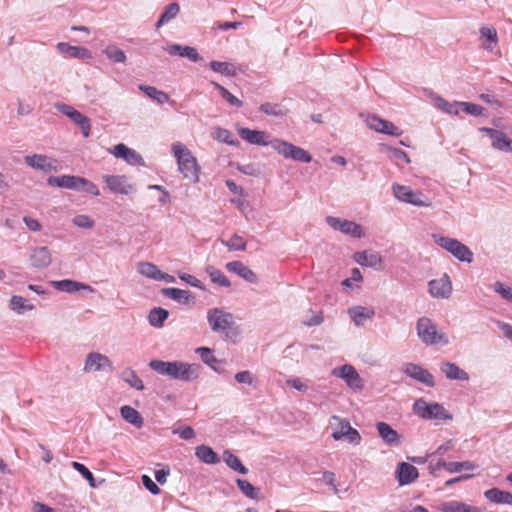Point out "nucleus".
<instances>
[{"label":"nucleus","mask_w":512,"mask_h":512,"mask_svg":"<svg viewBox=\"0 0 512 512\" xmlns=\"http://www.w3.org/2000/svg\"><path fill=\"white\" fill-rule=\"evenodd\" d=\"M238 134L243 140L253 145L268 146L271 142V140H268L269 135L265 131L252 130L243 127L238 130Z\"/></svg>","instance_id":"nucleus-22"},{"label":"nucleus","mask_w":512,"mask_h":512,"mask_svg":"<svg viewBox=\"0 0 512 512\" xmlns=\"http://www.w3.org/2000/svg\"><path fill=\"white\" fill-rule=\"evenodd\" d=\"M212 137L222 143H226L228 145L236 146L239 144V141L235 138L232 132L228 129L217 127L212 132Z\"/></svg>","instance_id":"nucleus-46"},{"label":"nucleus","mask_w":512,"mask_h":512,"mask_svg":"<svg viewBox=\"0 0 512 512\" xmlns=\"http://www.w3.org/2000/svg\"><path fill=\"white\" fill-rule=\"evenodd\" d=\"M332 374L343 379L346 384L354 390H361L363 388L362 379L352 365L345 364L341 367L334 368Z\"/></svg>","instance_id":"nucleus-12"},{"label":"nucleus","mask_w":512,"mask_h":512,"mask_svg":"<svg viewBox=\"0 0 512 512\" xmlns=\"http://www.w3.org/2000/svg\"><path fill=\"white\" fill-rule=\"evenodd\" d=\"M122 380L127 383L130 387L138 390L143 391L145 389V386L143 384V381L140 379V377L137 375V373L130 367L125 368L122 371L121 374Z\"/></svg>","instance_id":"nucleus-40"},{"label":"nucleus","mask_w":512,"mask_h":512,"mask_svg":"<svg viewBox=\"0 0 512 512\" xmlns=\"http://www.w3.org/2000/svg\"><path fill=\"white\" fill-rule=\"evenodd\" d=\"M343 439L347 440L351 444L358 445L361 442V435L356 429L350 426L348 430H346Z\"/></svg>","instance_id":"nucleus-61"},{"label":"nucleus","mask_w":512,"mask_h":512,"mask_svg":"<svg viewBox=\"0 0 512 512\" xmlns=\"http://www.w3.org/2000/svg\"><path fill=\"white\" fill-rule=\"evenodd\" d=\"M53 286L57 290L62 291V292H67V293H74V292L79 291L80 289H88V290L91 289L90 286H88L86 284L76 282L73 280H69V279L55 281V282H53Z\"/></svg>","instance_id":"nucleus-39"},{"label":"nucleus","mask_w":512,"mask_h":512,"mask_svg":"<svg viewBox=\"0 0 512 512\" xmlns=\"http://www.w3.org/2000/svg\"><path fill=\"white\" fill-rule=\"evenodd\" d=\"M179 12H180L179 4L176 2L170 3L169 5H167L165 7L164 12L161 14L160 18L156 22L155 27L157 29H159L166 23L173 20L179 14Z\"/></svg>","instance_id":"nucleus-41"},{"label":"nucleus","mask_w":512,"mask_h":512,"mask_svg":"<svg viewBox=\"0 0 512 512\" xmlns=\"http://www.w3.org/2000/svg\"><path fill=\"white\" fill-rule=\"evenodd\" d=\"M440 370L450 380L467 381L469 379L468 373L452 362H442Z\"/></svg>","instance_id":"nucleus-29"},{"label":"nucleus","mask_w":512,"mask_h":512,"mask_svg":"<svg viewBox=\"0 0 512 512\" xmlns=\"http://www.w3.org/2000/svg\"><path fill=\"white\" fill-rule=\"evenodd\" d=\"M55 109L67 116L74 124L79 126L81 132L85 138L90 136L91 122L88 117L83 115L81 112L73 108L71 105L64 103H56Z\"/></svg>","instance_id":"nucleus-10"},{"label":"nucleus","mask_w":512,"mask_h":512,"mask_svg":"<svg viewBox=\"0 0 512 512\" xmlns=\"http://www.w3.org/2000/svg\"><path fill=\"white\" fill-rule=\"evenodd\" d=\"M417 335L426 345L447 344L446 336L438 331L437 325L428 317H421L416 324Z\"/></svg>","instance_id":"nucleus-5"},{"label":"nucleus","mask_w":512,"mask_h":512,"mask_svg":"<svg viewBox=\"0 0 512 512\" xmlns=\"http://www.w3.org/2000/svg\"><path fill=\"white\" fill-rule=\"evenodd\" d=\"M165 50L168 52L171 56H180L188 58L192 62H198L202 60V57L199 55L196 48L191 46H185L180 44H170L168 45Z\"/></svg>","instance_id":"nucleus-25"},{"label":"nucleus","mask_w":512,"mask_h":512,"mask_svg":"<svg viewBox=\"0 0 512 512\" xmlns=\"http://www.w3.org/2000/svg\"><path fill=\"white\" fill-rule=\"evenodd\" d=\"M354 260L361 266L371 267L374 269H381L382 257L376 251L365 250L361 252H356L354 254Z\"/></svg>","instance_id":"nucleus-23"},{"label":"nucleus","mask_w":512,"mask_h":512,"mask_svg":"<svg viewBox=\"0 0 512 512\" xmlns=\"http://www.w3.org/2000/svg\"><path fill=\"white\" fill-rule=\"evenodd\" d=\"M139 89L144 92L149 98L153 99L159 104H164L169 100V96L164 91L158 90L154 86L141 84Z\"/></svg>","instance_id":"nucleus-44"},{"label":"nucleus","mask_w":512,"mask_h":512,"mask_svg":"<svg viewBox=\"0 0 512 512\" xmlns=\"http://www.w3.org/2000/svg\"><path fill=\"white\" fill-rule=\"evenodd\" d=\"M142 484L143 486L153 495H158L160 493V488L157 484L147 475L142 476Z\"/></svg>","instance_id":"nucleus-63"},{"label":"nucleus","mask_w":512,"mask_h":512,"mask_svg":"<svg viewBox=\"0 0 512 512\" xmlns=\"http://www.w3.org/2000/svg\"><path fill=\"white\" fill-rule=\"evenodd\" d=\"M205 271L209 275L213 283L222 287L231 286L229 279L222 273L221 270L217 269L216 267L212 265H207Z\"/></svg>","instance_id":"nucleus-47"},{"label":"nucleus","mask_w":512,"mask_h":512,"mask_svg":"<svg viewBox=\"0 0 512 512\" xmlns=\"http://www.w3.org/2000/svg\"><path fill=\"white\" fill-rule=\"evenodd\" d=\"M196 352L199 354L201 360L212 369L216 370V365L219 363L218 359L212 354L210 348L199 347Z\"/></svg>","instance_id":"nucleus-54"},{"label":"nucleus","mask_w":512,"mask_h":512,"mask_svg":"<svg viewBox=\"0 0 512 512\" xmlns=\"http://www.w3.org/2000/svg\"><path fill=\"white\" fill-rule=\"evenodd\" d=\"M348 314L356 326H363L367 320H371L375 311L363 306H354L348 309Z\"/></svg>","instance_id":"nucleus-28"},{"label":"nucleus","mask_w":512,"mask_h":512,"mask_svg":"<svg viewBox=\"0 0 512 512\" xmlns=\"http://www.w3.org/2000/svg\"><path fill=\"white\" fill-rule=\"evenodd\" d=\"M441 512H484L482 508L471 506L461 501L451 500L438 505Z\"/></svg>","instance_id":"nucleus-27"},{"label":"nucleus","mask_w":512,"mask_h":512,"mask_svg":"<svg viewBox=\"0 0 512 512\" xmlns=\"http://www.w3.org/2000/svg\"><path fill=\"white\" fill-rule=\"evenodd\" d=\"M259 110L264 114L271 116H282L285 114L286 111L280 104H274L269 102L261 104Z\"/></svg>","instance_id":"nucleus-55"},{"label":"nucleus","mask_w":512,"mask_h":512,"mask_svg":"<svg viewBox=\"0 0 512 512\" xmlns=\"http://www.w3.org/2000/svg\"><path fill=\"white\" fill-rule=\"evenodd\" d=\"M330 425L333 427L332 438L339 441L344 438L346 430L351 426L347 419L333 415L330 418Z\"/></svg>","instance_id":"nucleus-34"},{"label":"nucleus","mask_w":512,"mask_h":512,"mask_svg":"<svg viewBox=\"0 0 512 512\" xmlns=\"http://www.w3.org/2000/svg\"><path fill=\"white\" fill-rule=\"evenodd\" d=\"M222 244L232 251H245L246 241L238 234H234L229 240H222Z\"/></svg>","instance_id":"nucleus-53"},{"label":"nucleus","mask_w":512,"mask_h":512,"mask_svg":"<svg viewBox=\"0 0 512 512\" xmlns=\"http://www.w3.org/2000/svg\"><path fill=\"white\" fill-rule=\"evenodd\" d=\"M209 66L214 72H218L224 76H235L237 73L236 67L229 62L211 61Z\"/></svg>","instance_id":"nucleus-48"},{"label":"nucleus","mask_w":512,"mask_h":512,"mask_svg":"<svg viewBox=\"0 0 512 512\" xmlns=\"http://www.w3.org/2000/svg\"><path fill=\"white\" fill-rule=\"evenodd\" d=\"M485 498L495 504L512 505V493L498 488H491L484 492Z\"/></svg>","instance_id":"nucleus-32"},{"label":"nucleus","mask_w":512,"mask_h":512,"mask_svg":"<svg viewBox=\"0 0 512 512\" xmlns=\"http://www.w3.org/2000/svg\"><path fill=\"white\" fill-rule=\"evenodd\" d=\"M396 473L400 485H408L414 482L419 476L418 469L406 462L399 463Z\"/></svg>","instance_id":"nucleus-26"},{"label":"nucleus","mask_w":512,"mask_h":512,"mask_svg":"<svg viewBox=\"0 0 512 512\" xmlns=\"http://www.w3.org/2000/svg\"><path fill=\"white\" fill-rule=\"evenodd\" d=\"M162 294L178 303L187 304L190 302L192 295L189 290L179 288H164Z\"/></svg>","instance_id":"nucleus-38"},{"label":"nucleus","mask_w":512,"mask_h":512,"mask_svg":"<svg viewBox=\"0 0 512 512\" xmlns=\"http://www.w3.org/2000/svg\"><path fill=\"white\" fill-rule=\"evenodd\" d=\"M103 53L114 63H125L127 60L125 52L116 45H108Z\"/></svg>","instance_id":"nucleus-49"},{"label":"nucleus","mask_w":512,"mask_h":512,"mask_svg":"<svg viewBox=\"0 0 512 512\" xmlns=\"http://www.w3.org/2000/svg\"><path fill=\"white\" fill-rule=\"evenodd\" d=\"M270 146L279 154L287 159H293L294 161L309 163L312 160L311 155L304 149L295 146L287 141L280 139H273L270 142Z\"/></svg>","instance_id":"nucleus-9"},{"label":"nucleus","mask_w":512,"mask_h":512,"mask_svg":"<svg viewBox=\"0 0 512 512\" xmlns=\"http://www.w3.org/2000/svg\"><path fill=\"white\" fill-rule=\"evenodd\" d=\"M428 287L430 295L434 298L447 299L452 293V283L446 273L438 279L429 281Z\"/></svg>","instance_id":"nucleus-15"},{"label":"nucleus","mask_w":512,"mask_h":512,"mask_svg":"<svg viewBox=\"0 0 512 512\" xmlns=\"http://www.w3.org/2000/svg\"><path fill=\"white\" fill-rule=\"evenodd\" d=\"M169 312L161 307L153 308L148 315V322L151 326L160 328L168 318Z\"/></svg>","instance_id":"nucleus-43"},{"label":"nucleus","mask_w":512,"mask_h":512,"mask_svg":"<svg viewBox=\"0 0 512 512\" xmlns=\"http://www.w3.org/2000/svg\"><path fill=\"white\" fill-rule=\"evenodd\" d=\"M460 108L467 114L480 116L483 113V107L474 103L460 102Z\"/></svg>","instance_id":"nucleus-60"},{"label":"nucleus","mask_w":512,"mask_h":512,"mask_svg":"<svg viewBox=\"0 0 512 512\" xmlns=\"http://www.w3.org/2000/svg\"><path fill=\"white\" fill-rule=\"evenodd\" d=\"M149 368L161 376H166L171 380L182 382H192L198 379L201 366L195 363L183 361H163L153 359L148 364Z\"/></svg>","instance_id":"nucleus-1"},{"label":"nucleus","mask_w":512,"mask_h":512,"mask_svg":"<svg viewBox=\"0 0 512 512\" xmlns=\"http://www.w3.org/2000/svg\"><path fill=\"white\" fill-rule=\"evenodd\" d=\"M225 268L239 277L243 278L249 283L256 284L258 282L257 275L243 262L231 261L225 265Z\"/></svg>","instance_id":"nucleus-24"},{"label":"nucleus","mask_w":512,"mask_h":512,"mask_svg":"<svg viewBox=\"0 0 512 512\" xmlns=\"http://www.w3.org/2000/svg\"><path fill=\"white\" fill-rule=\"evenodd\" d=\"M71 466L89 482L91 487H96L94 476L85 465L73 461Z\"/></svg>","instance_id":"nucleus-57"},{"label":"nucleus","mask_w":512,"mask_h":512,"mask_svg":"<svg viewBox=\"0 0 512 512\" xmlns=\"http://www.w3.org/2000/svg\"><path fill=\"white\" fill-rule=\"evenodd\" d=\"M137 271L147 278L157 280V277L160 273L159 268L150 262H140L137 265Z\"/></svg>","instance_id":"nucleus-52"},{"label":"nucleus","mask_w":512,"mask_h":512,"mask_svg":"<svg viewBox=\"0 0 512 512\" xmlns=\"http://www.w3.org/2000/svg\"><path fill=\"white\" fill-rule=\"evenodd\" d=\"M212 85L219 91V94L221 97L230 105L233 107H242L243 102L239 100L236 96L231 94L224 86L220 85L217 82H212Z\"/></svg>","instance_id":"nucleus-51"},{"label":"nucleus","mask_w":512,"mask_h":512,"mask_svg":"<svg viewBox=\"0 0 512 512\" xmlns=\"http://www.w3.org/2000/svg\"><path fill=\"white\" fill-rule=\"evenodd\" d=\"M394 196L401 202L412 204L417 207H430L431 200L420 191H414L408 186L393 184Z\"/></svg>","instance_id":"nucleus-8"},{"label":"nucleus","mask_w":512,"mask_h":512,"mask_svg":"<svg viewBox=\"0 0 512 512\" xmlns=\"http://www.w3.org/2000/svg\"><path fill=\"white\" fill-rule=\"evenodd\" d=\"M120 413L122 418L130 423L131 425L135 426L136 428H141L144 424L143 417L141 414L134 409L133 407L129 405L122 406L120 409Z\"/></svg>","instance_id":"nucleus-35"},{"label":"nucleus","mask_w":512,"mask_h":512,"mask_svg":"<svg viewBox=\"0 0 512 512\" xmlns=\"http://www.w3.org/2000/svg\"><path fill=\"white\" fill-rule=\"evenodd\" d=\"M486 133L492 140V147L504 152H512V140L504 132L493 128L482 127L479 129Z\"/></svg>","instance_id":"nucleus-18"},{"label":"nucleus","mask_w":512,"mask_h":512,"mask_svg":"<svg viewBox=\"0 0 512 512\" xmlns=\"http://www.w3.org/2000/svg\"><path fill=\"white\" fill-rule=\"evenodd\" d=\"M477 466L470 461L463 462H448L447 464V472L449 473H458L463 470H475Z\"/></svg>","instance_id":"nucleus-56"},{"label":"nucleus","mask_w":512,"mask_h":512,"mask_svg":"<svg viewBox=\"0 0 512 512\" xmlns=\"http://www.w3.org/2000/svg\"><path fill=\"white\" fill-rule=\"evenodd\" d=\"M24 161L29 167L36 170H40L43 172L58 171V161L55 159H51L46 155H27L24 157Z\"/></svg>","instance_id":"nucleus-14"},{"label":"nucleus","mask_w":512,"mask_h":512,"mask_svg":"<svg viewBox=\"0 0 512 512\" xmlns=\"http://www.w3.org/2000/svg\"><path fill=\"white\" fill-rule=\"evenodd\" d=\"M179 278L188 283L189 285H191L192 287H196V288H199V289H204L203 287V284L202 282L197 279L195 276L193 275H190V274H187V273H180L179 274Z\"/></svg>","instance_id":"nucleus-64"},{"label":"nucleus","mask_w":512,"mask_h":512,"mask_svg":"<svg viewBox=\"0 0 512 512\" xmlns=\"http://www.w3.org/2000/svg\"><path fill=\"white\" fill-rule=\"evenodd\" d=\"M103 179L113 193L127 195L134 189L133 185L128 183L127 177L123 175H106Z\"/></svg>","instance_id":"nucleus-21"},{"label":"nucleus","mask_w":512,"mask_h":512,"mask_svg":"<svg viewBox=\"0 0 512 512\" xmlns=\"http://www.w3.org/2000/svg\"><path fill=\"white\" fill-rule=\"evenodd\" d=\"M174 434H178L183 440H190L195 437V431L190 426H183L173 430Z\"/></svg>","instance_id":"nucleus-62"},{"label":"nucleus","mask_w":512,"mask_h":512,"mask_svg":"<svg viewBox=\"0 0 512 512\" xmlns=\"http://www.w3.org/2000/svg\"><path fill=\"white\" fill-rule=\"evenodd\" d=\"M29 261L33 268L44 269L51 264L52 255L45 246L34 247L30 252Z\"/></svg>","instance_id":"nucleus-20"},{"label":"nucleus","mask_w":512,"mask_h":512,"mask_svg":"<svg viewBox=\"0 0 512 512\" xmlns=\"http://www.w3.org/2000/svg\"><path fill=\"white\" fill-rule=\"evenodd\" d=\"M413 412L426 420H451L452 415L447 412L444 406L440 403L433 402L427 403L424 399L420 398L413 404Z\"/></svg>","instance_id":"nucleus-6"},{"label":"nucleus","mask_w":512,"mask_h":512,"mask_svg":"<svg viewBox=\"0 0 512 512\" xmlns=\"http://www.w3.org/2000/svg\"><path fill=\"white\" fill-rule=\"evenodd\" d=\"M207 321L210 329L215 333H222L226 338H230L231 330L235 322L230 312L222 308H211L207 311Z\"/></svg>","instance_id":"nucleus-4"},{"label":"nucleus","mask_w":512,"mask_h":512,"mask_svg":"<svg viewBox=\"0 0 512 512\" xmlns=\"http://www.w3.org/2000/svg\"><path fill=\"white\" fill-rule=\"evenodd\" d=\"M236 484L239 490L248 498L256 500L259 498L260 490L253 486L249 481L244 479H237Z\"/></svg>","instance_id":"nucleus-50"},{"label":"nucleus","mask_w":512,"mask_h":512,"mask_svg":"<svg viewBox=\"0 0 512 512\" xmlns=\"http://www.w3.org/2000/svg\"><path fill=\"white\" fill-rule=\"evenodd\" d=\"M379 436L387 445H399L400 435L388 423L378 422L376 424Z\"/></svg>","instance_id":"nucleus-30"},{"label":"nucleus","mask_w":512,"mask_h":512,"mask_svg":"<svg viewBox=\"0 0 512 512\" xmlns=\"http://www.w3.org/2000/svg\"><path fill=\"white\" fill-rule=\"evenodd\" d=\"M171 151L176 158L178 170L183 177L192 183H198L201 168L192 152L181 142H174L171 146Z\"/></svg>","instance_id":"nucleus-2"},{"label":"nucleus","mask_w":512,"mask_h":512,"mask_svg":"<svg viewBox=\"0 0 512 512\" xmlns=\"http://www.w3.org/2000/svg\"><path fill=\"white\" fill-rule=\"evenodd\" d=\"M9 308L18 314H23L26 311L33 310L34 306L29 304L26 298L13 295L9 302Z\"/></svg>","instance_id":"nucleus-45"},{"label":"nucleus","mask_w":512,"mask_h":512,"mask_svg":"<svg viewBox=\"0 0 512 512\" xmlns=\"http://www.w3.org/2000/svg\"><path fill=\"white\" fill-rule=\"evenodd\" d=\"M101 370H113L112 362L110 359L106 355L98 352L89 353L85 360L84 371L90 372Z\"/></svg>","instance_id":"nucleus-17"},{"label":"nucleus","mask_w":512,"mask_h":512,"mask_svg":"<svg viewBox=\"0 0 512 512\" xmlns=\"http://www.w3.org/2000/svg\"><path fill=\"white\" fill-rule=\"evenodd\" d=\"M116 158L125 160L130 165H144L143 157L134 149L120 143L110 151Z\"/></svg>","instance_id":"nucleus-19"},{"label":"nucleus","mask_w":512,"mask_h":512,"mask_svg":"<svg viewBox=\"0 0 512 512\" xmlns=\"http://www.w3.org/2000/svg\"><path fill=\"white\" fill-rule=\"evenodd\" d=\"M366 124L369 128L375 130L376 132L383 133L390 136H401L403 131L395 126L392 122L382 119L377 115H369L366 118Z\"/></svg>","instance_id":"nucleus-13"},{"label":"nucleus","mask_w":512,"mask_h":512,"mask_svg":"<svg viewBox=\"0 0 512 512\" xmlns=\"http://www.w3.org/2000/svg\"><path fill=\"white\" fill-rule=\"evenodd\" d=\"M402 371L407 376L411 377L412 379L422 384H425L428 387L435 386V380L433 375L428 370L422 368L418 364L406 363L404 364Z\"/></svg>","instance_id":"nucleus-16"},{"label":"nucleus","mask_w":512,"mask_h":512,"mask_svg":"<svg viewBox=\"0 0 512 512\" xmlns=\"http://www.w3.org/2000/svg\"><path fill=\"white\" fill-rule=\"evenodd\" d=\"M223 460L230 469L243 475H246L248 473V469L242 464L240 459L231 451L225 450L223 452Z\"/></svg>","instance_id":"nucleus-42"},{"label":"nucleus","mask_w":512,"mask_h":512,"mask_svg":"<svg viewBox=\"0 0 512 512\" xmlns=\"http://www.w3.org/2000/svg\"><path fill=\"white\" fill-rule=\"evenodd\" d=\"M56 47L59 52L72 58L86 59L91 57V52L84 47L72 46L64 42H59Z\"/></svg>","instance_id":"nucleus-31"},{"label":"nucleus","mask_w":512,"mask_h":512,"mask_svg":"<svg viewBox=\"0 0 512 512\" xmlns=\"http://www.w3.org/2000/svg\"><path fill=\"white\" fill-rule=\"evenodd\" d=\"M479 32L481 37L486 39V42L482 44V47L487 51H492L498 44L496 29L493 26H482Z\"/></svg>","instance_id":"nucleus-37"},{"label":"nucleus","mask_w":512,"mask_h":512,"mask_svg":"<svg viewBox=\"0 0 512 512\" xmlns=\"http://www.w3.org/2000/svg\"><path fill=\"white\" fill-rule=\"evenodd\" d=\"M493 289L498 293L504 300L512 302V288L507 287L502 282L497 281L493 285Z\"/></svg>","instance_id":"nucleus-59"},{"label":"nucleus","mask_w":512,"mask_h":512,"mask_svg":"<svg viewBox=\"0 0 512 512\" xmlns=\"http://www.w3.org/2000/svg\"><path fill=\"white\" fill-rule=\"evenodd\" d=\"M326 222L333 229L339 230L342 233H344L346 235H350L354 238H362L364 236V231H363L362 226L353 221H349V220H345V219H341V218H337V217H333V216H327Z\"/></svg>","instance_id":"nucleus-11"},{"label":"nucleus","mask_w":512,"mask_h":512,"mask_svg":"<svg viewBox=\"0 0 512 512\" xmlns=\"http://www.w3.org/2000/svg\"><path fill=\"white\" fill-rule=\"evenodd\" d=\"M52 187L66 188L77 192H85L94 196L99 195L98 187L91 181L74 175L50 176L47 180Z\"/></svg>","instance_id":"nucleus-3"},{"label":"nucleus","mask_w":512,"mask_h":512,"mask_svg":"<svg viewBox=\"0 0 512 512\" xmlns=\"http://www.w3.org/2000/svg\"><path fill=\"white\" fill-rule=\"evenodd\" d=\"M431 99L435 102V106L450 115H458L460 111V102L449 103L438 94L431 93Z\"/></svg>","instance_id":"nucleus-36"},{"label":"nucleus","mask_w":512,"mask_h":512,"mask_svg":"<svg viewBox=\"0 0 512 512\" xmlns=\"http://www.w3.org/2000/svg\"><path fill=\"white\" fill-rule=\"evenodd\" d=\"M195 456L205 464L213 465L220 462L218 454L209 446L204 444L195 448Z\"/></svg>","instance_id":"nucleus-33"},{"label":"nucleus","mask_w":512,"mask_h":512,"mask_svg":"<svg viewBox=\"0 0 512 512\" xmlns=\"http://www.w3.org/2000/svg\"><path fill=\"white\" fill-rule=\"evenodd\" d=\"M72 223L78 227L83 229H92L95 225V222L93 219H91L88 215L80 214L76 215L72 219Z\"/></svg>","instance_id":"nucleus-58"},{"label":"nucleus","mask_w":512,"mask_h":512,"mask_svg":"<svg viewBox=\"0 0 512 512\" xmlns=\"http://www.w3.org/2000/svg\"><path fill=\"white\" fill-rule=\"evenodd\" d=\"M433 239L435 243L450 252L459 261L467 263H471L473 261V252L468 246L464 245L457 239L436 234L433 235Z\"/></svg>","instance_id":"nucleus-7"}]
</instances>
